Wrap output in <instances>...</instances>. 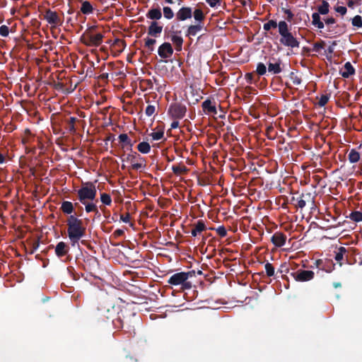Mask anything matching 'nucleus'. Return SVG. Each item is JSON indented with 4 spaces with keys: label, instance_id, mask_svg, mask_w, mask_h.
Segmentation results:
<instances>
[{
    "label": "nucleus",
    "instance_id": "obj_1",
    "mask_svg": "<svg viewBox=\"0 0 362 362\" xmlns=\"http://www.w3.org/2000/svg\"><path fill=\"white\" fill-rule=\"evenodd\" d=\"M119 308L116 307L112 303L103 301L98 307L92 312V317L98 322H105L112 320L115 329H124L125 327L122 319L123 314L119 313Z\"/></svg>",
    "mask_w": 362,
    "mask_h": 362
},
{
    "label": "nucleus",
    "instance_id": "obj_2",
    "mask_svg": "<svg viewBox=\"0 0 362 362\" xmlns=\"http://www.w3.org/2000/svg\"><path fill=\"white\" fill-rule=\"evenodd\" d=\"M67 233L73 246L78 243L86 233V228L83 226V221L75 215H70L66 220Z\"/></svg>",
    "mask_w": 362,
    "mask_h": 362
},
{
    "label": "nucleus",
    "instance_id": "obj_3",
    "mask_svg": "<svg viewBox=\"0 0 362 362\" xmlns=\"http://www.w3.org/2000/svg\"><path fill=\"white\" fill-rule=\"evenodd\" d=\"M278 31L281 36L279 42L281 45L291 49L299 47L300 42L289 30L288 25L286 21H281L279 23Z\"/></svg>",
    "mask_w": 362,
    "mask_h": 362
},
{
    "label": "nucleus",
    "instance_id": "obj_4",
    "mask_svg": "<svg viewBox=\"0 0 362 362\" xmlns=\"http://www.w3.org/2000/svg\"><path fill=\"white\" fill-rule=\"evenodd\" d=\"M97 26L88 27L80 37V41L88 47H98L103 42L104 35L101 33H96Z\"/></svg>",
    "mask_w": 362,
    "mask_h": 362
},
{
    "label": "nucleus",
    "instance_id": "obj_5",
    "mask_svg": "<svg viewBox=\"0 0 362 362\" xmlns=\"http://www.w3.org/2000/svg\"><path fill=\"white\" fill-rule=\"evenodd\" d=\"M77 199L81 204H85L86 202H93L97 194V189L95 182H82L81 187L76 190Z\"/></svg>",
    "mask_w": 362,
    "mask_h": 362
},
{
    "label": "nucleus",
    "instance_id": "obj_6",
    "mask_svg": "<svg viewBox=\"0 0 362 362\" xmlns=\"http://www.w3.org/2000/svg\"><path fill=\"white\" fill-rule=\"evenodd\" d=\"M194 274V271L175 273L170 277L168 280V283L173 286L181 285L182 290H188L192 288V283L187 280Z\"/></svg>",
    "mask_w": 362,
    "mask_h": 362
},
{
    "label": "nucleus",
    "instance_id": "obj_7",
    "mask_svg": "<svg viewBox=\"0 0 362 362\" xmlns=\"http://www.w3.org/2000/svg\"><path fill=\"white\" fill-rule=\"evenodd\" d=\"M43 19L50 25L51 30L62 25L64 23V13H59L50 8H45L43 13Z\"/></svg>",
    "mask_w": 362,
    "mask_h": 362
},
{
    "label": "nucleus",
    "instance_id": "obj_8",
    "mask_svg": "<svg viewBox=\"0 0 362 362\" xmlns=\"http://www.w3.org/2000/svg\"><path fill=\"white\" fill-rule=\"evenodd\" d=\"M314 196L310 192L302 193L298 197H292L290 203L296 209H303L306 206V203L314 204Z\"/></svg>",
    "mask_w": 362,
    "mask_h": 362
},
{
    "label": "nucleus",
    "instance_id": "obj_9",
    "mask_svg": "<svg viewBox=\"0 0 362 362\" xmlns=\"http://www.w3.org/2000/svg\"><path fill=\"white\" fill-rule=\"evenodd\" d=\"M187 112L186 106L182 103H175L170 105L168 113L174 119H180L185 117Z\"/></svg>",
    "mask_w": 362,
    "mask_h": 362
},
{
    "label": "nucleus",
    "instance_id": "obj_10",
    "mask_svg": "<svg viewBox=\"0 0 362 362\" xmlns=\"http://www.w3.org/2000/svg\"><path fill=\"white\" fill-rule=\"evenodd\" d=\"M125 160L131 163L132 169L136 170L144 168L146 166V164L143 163L145 162V159L136 151H132L130 153L127 155Z\"/></svg>",
    "mask_w": 362,
    "mask_h": 362
},
{
    "label": "nucleus",
    "instance_id": "obj_11",
    "mask_svg": "<svg viewBox=\"0 0 362 362\" xmlns=\"http://www.w3.org/2000/svg\"><path fill=\"white\" fill-rule=\"evenodd\" d=\"M291 275L296 281L304 282L312 280L315 276V273L310 270L298 269L292 272Z\"/></svg>",
    "mask_w": 362,
    "mask_h": 362
},
{
    "label": "nucleus",
    "instance_id": "obj_12",
    "mask_svg": "<svg viewBox=\"0 0 362 362\" xmlns=\"http://www.w3.org/2000/svg\"><path fill=\"white\" fill-rule=\"evenodd\" d=\"M170 38L175 45L177 51H181L183 44V38L180 36L181 30H175V26L172 25L170 30Z\"/></svg>",
    "mask_w": 362,
    "mask_h": 362
},
{
    "label": "nucleus",
    "instance_id": "obj_13",
    "mask_svg": "<svg viewBox=\"0 0 362 362\" xmlns=\"http://www.w3.org/2000/svg\"><path fill=\"white\" fill-rule=\"evenodd\" d=\"M322 219L325 221V225L323 226H318L321 230H327L341 226V223L337 222V218L330 214L325 215Z\"/></svg>",
    "mask_w": 362,
    "mask_h": 362
},
{
    "label": "nucleus",
    "instance_id": "obj_14",
    "mask_svg": "<svg viewBox=\"0 0 362 362\" xmlns=\"http://www.w3.org/2000/svg\"><path fill=\"white\" fill-rule=\"evenodd\" d=\"M74 207H78L79 210L82 211L83 207L79 205L78 202L72 203L69 201H64L62 202L60 210L64 214L72 215L71 214L74 212Z\"/></svg>",
    "mask_w": 362,
    "mask_h": 362
},
{
    "label": "nucleus",
    "instance_id": "obj_15",
    "mask_svg": "<svg viewBox=\"0 0 362 362\" xmlns=\"http://www.w3.org/2000/svg\"><path fill=\"white\" fill-rule=\"evenodd\" d=\"M158 55L163 59L170 58L173 54V48L170 42H163L158 49Z\"/></svg>",
    "mask_w": 362,
    "mask_h": 362
},
{
    "label": "nucleus",
    "instance_id": "obj_16",
    "mask_svg": "<svg viewBox=\"0 0 362 362\" xmlns=\"http://www.w3.org/2000/svg\"><path fill=\"white\" fill-rule=\"evenodd\" d=\"M176 20L178 21H185L192 16V8L188 6L181 7L175 14Z\"/></svg>",
    "mask_w": 362,
    "mask_h": 362
},
{
    "label": "nucleus",
    "instance_id": "obj_17",
    "mask_svg": "<svg viewBox=\"0 0 362 362\" xmlns=\"http://www.w3.org/2000/svg\"><path fill=\"white\" fill-rule=\"evenodd\" d=\"M163 30V26L159 25L157 21H151L148 28V35L157 37H158Z\"/></svg>",
    "mask_w": 362,
    "mask_h": 362
},
{
    "label": "nucleus",
    "instance_id": "obj_18",
    "mask_svg": "<svg viewBox=\"0 0 362 362\" xmlns=\"http://www.w3.org/2000/svg\"><path fill=\"white\" fill-rule=\"evenodd\" d=\"M286 235L281 232H276L271 238L272 243L276 247L284 246L286 241Z\"/></svg>",
    "mask_w": 362,
    "mask_h": 362
},
{
    "label": "nucleus",
    "instance_id": "obj_19",
    "mask_svg": "<svg viewBox=\"0 0 362 362\" xmlns=\"http://www.w3.org/2000/svg\"><path fill=\"white\" fill-rule=\"evenodd\" d=\"M202 109L204 112L209 115H216V107L210 99H206L202 104Z\"/></svg>",
    "mask_w": 362,
    "mask_h": 362
},
{
    "label": "nucleus",
    "instance_id": "obj_20",
    "mask_svg": "<svg viewBox=\"0 0 362 362\" xmlns=\"http://www.w3.org/2000/svg\"><path fill=\"white\" fill-rule=\"evenodd\" d=\"M275 62L269 61L267 63L268 71L272 74H278L281 72L282 69L281 67V62L280 59L276 60L274 58L272 59Z\"/></svg>",
    "mask_w": 362,
    "mask_h": 362
},
{
    "label": "nucleus",
    "instance_id": "obj_21",
    "mask_svg": "<svg viewBox=\"0 0 362 362\" xmlns=\"http://www.w3.org/2000/svg\"><path fill=\"white\" fill-rule=\"evenodd\" d=\"M119 141L122 144V147L123 148H127V150L130 151H132V146L134 142H132V140L129 138L127 134H121L118 136Z\"/></svg>",
    "mask_w": 362,
    "mask_h": 362
},
{
    "label": "nucleus",
    "instance_id": "obj_22",
    "mask_svg": "<svg viewBox=\"0 0 362 362\" xmlns=\"http://www.w3.org/2000/svg\"><path fill=\"white\" fill-rule=\"evenodd\" d=\"M69 250V246L64 242H59L55 247V254L58 257L65 256Z\"/></svg>",
    "mask_w": 362,
    "mask_h": 362
},
{
    "label": "nucleus",
    "instance_id": "obj_23",
    "mask_svg": "<svg viewBox=\"0 0 362 362\" xmlns=\"http://www.w3.org/2000/svg\"><path fill=\"white\" fill-rule=\"evenodd\" d=\"M146 18L153 21H156L162 18V12L159 7L152 8L148 11L146 15Z\"/></svg>",
    "mask_w": 362,
    "mask_h": 362
},
{
    "label": "nucleus",
    "instance_id": "obj_24",
    "mask_svg": "<svg viewBox=\"0 0 362 362\" xmlns=\"http://www.w3.org/2000/svg\"><path fill=\"white\" fill-rule=\"evenodd\" d=\"M354 74L355 69L349 62H346L340 71V74L341 76L346 78L350 77L351 75H354Z\"/></svg>",
    "mask_w": 362,
    "mask_h": 362
},
{
    "label": "nucleus",
    "instance_id": "obj_25",
    "mask_svg": "<svg viewBox=\"0 0 362 362\" xmlns=\"http://www.w3.org/2000/svg\"><path fill=\"white\" fill-rule=\"evenodd\" d=\"M206 229V226L202 220H199L193 226L192 235L194 237L199 235L202 231Z\"/></svg>",
    "mask_w": 362,
    "mask_h": 362
},
{
    "label": "nucleus",
    "instance_id": "obj_26",
    "mask_svg": "<svg viewBox=\"0 0 362 362\" xmlns=\"http://www.w3.org/2000/svg\"><path fill=\"white\" fill-rule=\"evenodd\" d=\"M203 23H197L196 25H190L188 26L186 32L187 37L195 36L199 32L203 29Z\"/></svg>",
    "mask_w": 362,
    "mask_h": 362
},
{
    "label": "nucleus",
    "instance_id": "obj_27",
    "mask_svg": "<svg viewBox=\"0 0 362 362\" xmlns=\"http://www.w3.org/2000/svg\"><path fill=\"white\" fill-rule=\"evenodd\" d=\"M320 14L315 12L312 14V24L318 29L325 28V23L321 21Z\"/></svg>",
    "mask_w": 362,
    "mask_h": 362
},
{
    "label": "nucleus",
    "instance_id": "obj_28",
    "mask_svg": "<svg viewBox=\"0 0 362 362\" xmlns=\"http://www.w3.org/2000/svg\"><path fill=\"white\" fill-rule=\"evenodd\" d=\"M348 160L351 163H356L361 160V154L355 148L350 150L348 154Z\"/></svg>",
    "mask_w": 362,
    "mask_h": 362
},
{
    "label": "nucleus",
    "instance_id": "obj_29",
    "mask_svg": "<svg viewBox=\"0 0 362 362\" xmlns=\"http://www.w3.org/2000/svg\"><path fill=\"white\" fill-rule=\"evenodd\" d=\"M81 12L85 15H89L93 13V7L88 1H84L81 4Z\"/></svg>",
    "mask_w": 362,
    "mask_h": 362
},
{
    "label": "nucleus",
    "instance_id": "obj_30",
    "mask_svg": "<svg viewBox=\"0 0 362 362\" xmlns=\"http://www.w3.org/2000/svg\"><path fill=\"white\" fill-rule=\"evenodd\" d=\"M192 16L197 23H203V21L205 19V14L201 8H195L192 11Z\"/></svg>",
    "mask_w": 362,
    "mask_h": 362
},
{
    "label": "nucleus",
    "instance_id": "obj_31",
    "mask_svg": "<svg viewBox=\"0 0 362 362\" xmlns=\"http://www.w3.org/2000/svg\"><path fill=\"white\" fill-rule=\"evenodd\" d=\"M347 253V250L344 247H339L338 248L337 252L335 255V260L339 263V265L341 266L342 263L341 261L344 259V256Z\"/></svg>",
    "mask_w": 362,
    "mask_h": 362
},
{
    "label": "nucleus",
    "instance_id": "obj_32",
    "mask_svg": "<svg viewBox=\"0 0 362 362\" xmlns=\"http://www.w3.org/2000/svg\"><path fill=\"white\" fill-rule=\"evenodd\" d=\"M172 170L175 175H180L182 174L186 173L187 172L188 169L184 165H173Z\"/></svg>",
    "mask_w": 362,
    "mask_h": 362
},
{
    "label": "nucleus",
    "instance_id": "obj_33",
    "mask_svg": "<svg viewBox=\"0 0 362 362\" xmlns=\"http://www.w3.org/2000/svg\"><path fill=\"white\" fill-rule=\"evenodd\" d=\"M137 149L141 153H148L151 150V146L148 142L142 141L138 144Z\"/></svg>",
    "mask_w": 362,
    "mask_h": 362
},
{
    "label": "nucleus",
    "instance_id": "obj_34",
    "mask_svg": "<svg viewBox=\"0 0 362 362\" xmlns=\"http://www.w3.org/2000/svg\"><path fill=\"white\" fill-rule=\"evenodd\" d=\"M265 272L267 276L272 277L275 275V267L270 262H266L264 264Z\"/></svg>",
    "mask_w": 362,
    "mask_h": 362
},
{
    "label": "nucleus",
    "instance_id": "obj_35",
    "mask_svg": "<svg viewBox=\"0 0 362 362\" xmlns=\"http://www.w3.org/2000/svg\"><path fill=\"white\" fill-rule=\"evenodd\" d=\"M329 3L326 1H323L322 5L317 7V13L321 15H326L329 13Z\"/></svg>",
    "mask_w": 362,
    "mask_h": 362
},
{
    "label": "nucleus",
    "instance_id": "obj_36",
    "mask_svg": "<svg viewBox=\"0 0 362 362\" xmlns=\"http://www.w3.org/2000/svg\"><path fill=\"white\" fill-rule=\"evenodd\" d=\"M351 221L355 222L362 221V212L355 211L351 212L348 216Z\"/></svg>",
    "mask_w": 362,
    "mask_h": 362
},
{
    "label": "nucleus",
    "instance_id": "obj_37",
    "mask_svg": "<svg viewBox=\"0 0 362 362\" xmlns=\"http://www.w3.org/2000/svg\"><path fill=\"white\" fill-rule=\"evenodd\" d=\"M339 25H336L335 26H332V25L327 26V32L330 33L332 35H339L344 32V30H339Z\"/></svg>",
    "mask_w": 362,
    "mask_h": 362
},
{
    "label": "nucleus",
    "instance_id": "obj_38",
    "mask_svg": "<svg viewBox=\"0 0 362 362\" xmlns=\"http://www.w3.org/2000/svg\"><path fill=\"white\" fill-rule=\"evenodd\" d=\"M157 107H158V104L157 103H156V105H148L145 110L146 116L151 117L154 115L156 112Z\"/></svg>",
    "mask_w": 362,
    "mask_h": 362
},
{
    "label": "nucleus",
    "instance_id": "obj_39",
    "mask_svg": "<svg viewBox=\"0 0 362 362\" xmlns=\"http://www.w3.org/2000/svg\"><path fill=\"white\" fill-rule=\"evenodd\" d=\"M85 206V210L86 213L93 212L96 211L97 205L92 202L91 201L86 202L85 204H83Z\"/></svg>",
    "mask_w": 362,
    "mask_h": 362
},
{
    "label": "nucleus",
    "instance_id": "obj_40",
    "mask_svg": "<svg viewBox=\"0 0 362 362\" xmlns=\"http://www.w3.org/2000/svg\"><path fill=\"white\" fill-rule=\"evenodd\" d=\"M289 269L286 263L281 264L277 270V273L281 274L282 279H287L286 274L288 273Z\"/></svg>",
    "mask_w": 362,
    "mask_h": 362
},
{
    "label": "nucleus",
    "instance_id": "obj_41",
    "mask_svg": "<svg viewBox=\"0 0 362 362\" xmlns=\"http://www.w3.org/2000/svg\"><path fill=\"white\" fill-rule=\"evenodd\" d=\"M279 23L274 20H269L267 23H264L263 28L266 31L270 30L272 28H276L278 27Z\"/></svg>",
    "mask_w": 362,
    "mask_h": 362
},
{
    "label": "nucleus",
    "instance_id": "obj_42",
    "mask_svg": "<svg viewBox=\"0 0 362 362\" xmlns=\"http://www.w3.org/2000/svg\"><path fill=\"white\" fill-rule=\"evenodd\" d=\"M100 201L105 205L110 206L112 203V198L109 194L102 193L100 194Z\"/></svg>",
    "mask_w": 362,
    "mask_h": 362
},
{
    "label": "nucleus",
    "instance_id": "obj_43",
    "mask_svg": "<svg viewBox=\"0 0 362 362\" xmlns=\"http://www.w3.org/2000/svg\"><path fill=\"white\" fill-rule=\"evenodd\" d=\"M163 10L164 18H165L166 19L170 20L174 17V12L173 11L170 7L164 6Z\"/></svg>",
    "mask_w": 362,
    "mask_h": 362
},
{
    "label": "nucleus",
    "instance_id": "obj_44",
    "mask_svg": "<svg viewBox=\"0 0 362 362\" xmlns=\"http://www.w3.org/2000/svg\"><path fill=\"white\" fill-rule=\"evenodd\" d=\"M76 121V118L74 117H70L68 121V130L71 134H74L76 132V128H75Z\"/></svg>",
    "mask_w": 362,
    "mask_h": 362
},
{
    "label": "nucleus",
    "instance_id": "obj_45",
    "mask_svg": "<svg viewBox=\"0 0 362 362\" xmlns=\"http://www.w3.org/2000/svg\"><path fill=\"white\" fill-rule=\"evenodd\" d=\"M351 24L354 27L361 28L362 27V17L356 15L351 18Z\"/></svg>",
    "mask_w": 362,
    "mask_h": 362
},
{
    "label": "nucleus",
    "instance_id": "obj_46",
    "mask_svg": "<svg viewBox=\"0 0 362 362\" xmlns=\"http://www.w3.org/2000/svg\"><path fill=\"white\" fill-rule=\"evenodd\" d=\"M156 40L153 38H146L145 39V47L148 48L149 52H153L154 49L153 45L156 44Z\"/></svg>",
    "mask_w": 362,
    "mask_h": 362
},
{
    "label": "nucleus",
    "instance_id": "obj_47",
    "mask_svg": "<svg viewBox=\"0 0 362 362\" xmlns=\"http://www.w3.org/2000/svg\"><path fill=\"white\" fill-rule=\"evenodd\" d=\"M325 47V42L323 40H320L314 43L313 50L316 52H320L322 49H324Z\"/></svg>",
    "mask_w": 362,
    "mask_h": 362
},
{
    "label": "nucleus",
    "instance_id": "obj_48",
    "mask_svg": "<svg viewBox=\"0 0 362 362\" xmlns=\"http://www.w3.org/2000/svg\"><path fill=\"white\" fill-rule=\"evenodd\" d=\"M114 45L117 47L120 52L126 47V42L122 39H116L114 42Z\"/></svg>",
    "mask_w": 362,
    "mask_h": 362
},
{
    "label": "nucleus",
    "instance_id": "obj_49",
    "mask_svg": "<svg viewBox=\"0 0 362 362\" xmlns=\"http://www.w3.org/2000/svg\"><path fill=\"white\" fill-rule=\"evenodd\" d=\"M256 71L259 76H263L267 72V67L263 63L259 62L257 65Z\"/></svg>",
    "mask_w": 362,
    "mask_h": 362
},
{
    "label": "nucleus",
    "instance_id": "obj_50",
    "mask_svg": "<svg viewBox=\"0 0 362 362\" xmlns=\"http://www.w3.org/2000/svg\"><path fill=\"white\" fill-rule=\"evenodd\" d=\"M329 96L330 95L328 94L322 95L320 98L318 103H317L318 105L320 107H324L329 101Z\"/></svg>",
    "mask_w": 362,
    "mask_h": 362
},
{
    "label": "nucleus",
    "instance_id": "obj_51",
    "mask_svg": "<svg viewBox=\"0 0 362 362\" xmlns=\"http://www.w3.org/2000/svg\"><path fill=\"white\" fill-rule=\"evenodd\" d=\"M150 136L152 137L153 140L158 141L164 136V132L163 131H158L156 132H152Z\"/></svg>",
    "mask_w": 362,
    "mask_h": 362
},
{
    "label": "nucleus",
    "instance_id": "obj_52",
    "mask_svg": "<svg viewBox=\"0 0 362 362\" xmlns=\"http://www.w3.org/2000/svg\"><path fill=\"white\" fill-rule=\"evenodd\" d=\"M39 246H40L39 240H35L32 243V245L29 249V251H28V252L30 255L33 254L37 250V249L39 247Z\"/></svg>",
    "mask_w": 362,
    "mask_h": 362
},
{
    "label": "nucleus",
    "instance_id": "obj_53",
    "mask_svg": "<svg viewBox=\"0 0 362 362\" xmlns=\"http://www.w3.org/2000/svg\"><path fill=\"white\" fill-rule=\"evenodd\" d=\"M216 233L221 238H224L227 235V230L223 226H220L217 228H216Z\"/></svg>",
    "mask_w": 362,
    "mask_h": 362
},
{
    "label": "nucleus",
    "instance_id": "obj_54",
    "mask_svg": "<svg viewBox=\"0 0 362 362\" xmlns=\"http://www.w3.org/2000/svg\"><path fill=\"white\" fill-rule=\"evenodd\" d=\"M291 79L294 85H300L301 83V78L298 76L296 74H295L293 72H291Z\"/></svg>",
    "mask_w": 362,
    "mask_h": 362
},
{
    "label": "nucleus",
    "instance_id": "obj_55",
    "mask_svg": "<svg viewBox=\"0 0 362 362\" xmlns=\"http://www.w3.org/2000/svg\"><path fill=\"white\" fill-rule=\"evenodd\" d=\"M9 34V28L6 25H2L0 27V35L2 37H7Z\"/></svg>",
    "mask_w": 362,
    "mask_h": 362
},
{
    "label": "nucleus",
    "instance_id": "obj_56",
    "mask_svg": "<svg viewBox=\"0 0 362 362\" xmlns=\"http://www.w3.org/2000/svg\"><path fill=\"white\" fill-rule=\"evenodd\" d=\"M337 45V41H333L332 42V45L330 46H329L327 47V49L325 51V54L327 55V57H328V56L329 55L331 57V55L332 54V53L334 52V46H336Z\"/></svg>",
    "mask_w": 362,
    "mask_h": 362
},
{
    "label": "nucleus",
    "instance_id": "obj_57",
    "mask_svg": "<svg viewBox=\"0 0 362 362\" xmlns=\"http://www.w3.org/2000/svg\"><path fill=\"white\" fill-rule=\"evenodd\" d=\"M283 11L286 15V20L291 22L293 18V13L291 12V10L286 8H283Z\"/></svg>",
    "mask_w": 362,
    "mask_h": 362
},
{
    "label": "nucleus",
    "instance_id": "obj_58",
    "mask_svg": "<svg viewBox=\"0 0 362 362\" xmlns=\"http://www.w3.org/2000/svg\"><path fill=\"white\" fill-rule=\"evenodd\" d=\"M336 12L340 13L341 16H344L346 13L347 9L345 6H337L334 8Z\"/></svg>",
    "mask_w": 362,
    "mask_h": 362
},
{
    "label": "nucleus",
    "instance_id": "obj_59",
    "mask_svg": "<svg viewBox=\"0 0 362 362\" xmlns=\"http://www.w3.org/2000/svg\"><path fill=\"white\" fill-rule=\"evenodd\" d=\"M325 23L329 26L331 25H334L336 23V20L333 17H328L327 18H324Z\"/></svg>",
    "mask_w": 362,
    "mask_h": 362
},
{
    "label": "nucleus",
    "instance_id": "obj_60",
    "mask_svg": "<svg viewBox=\"0 0 362 362\" xmlns=\"http://www.w3.org/2000/svg\"><path fill=\"white\" fill-rule=\"evenodd\" d=\"M120 220L124 223H129L130 221V214L129 213H126L124 214L120 215Z\"/></svg>",
    "mask_w": 362,
    "mask_h": 362
},
{
    "label": "nucleus",
    "instance_id": "obj_61",
    "mask_svg": "<svg viewBox=\"0 0 362 362\" xmlns=\"http://www.w3.org/2000/svg\"><path fill=\"white\" fill-rule=\"evenodd\" d=\"M206 2L211 6L215 7L218 4L220 5L221 0H206Z\"/></svg>",
    "mask_w": 362,
    "mask_h": 362
},
{
    "label": "nucleus",
    "instance_id": "obj_62",
    "mask_svg": "<svg viewBox=\"0 0 362 362\" xmlns=\"http://www.w3.org/2000/svg\"><path fill=\"white\" fill-rule=\"evenodd\" d=\"M124 234V231L122 229L118 228L115 230L113 233V235L115 238H118L122 236Z\"/></svg>",
    "mask_w": 362,
    "mask_h": 362
},
{
    "label": "nucleus",
    "instance_id": "obj_63",
    "mask_svg": "<svg viewBox=\"0 0 362 362\" xmlns=\"http://www.w3.org/2000/svg\"><path fill=\"white\" fill-rule=\"evenodd\" d=\"M254 75L252 73H247L245 74V79L247 83H252Z\"/></svg>",
    "mask_w": 362,
    "mask_h": 362
},
{
    "label": "nucleus",
    "instance_id": "obj_64",
    "mask_svg": "<svg viewBox=\"0 0 362 362\" xmlns=\"http://www.w3.org/2000/svg\"><path fill=\"white\" fill-rule=\"evenodd\" d=\"M139 360L137 358H134L132 356H127L124 362H138Z\"/></svg>",
    "mask_w": 362,
    "mask_h": 362
}]
</instances>
